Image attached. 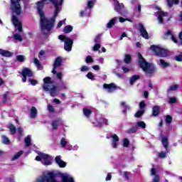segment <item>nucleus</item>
Masks as SVG:
<instances>
[{"label":"nucleus","mask_w":182,"mask_h":182,"mask_svg":"<svg viewBox=\"0 0 182 182\" xmlns=\"http://www.w3.org/2000/svg\"><path fill=\"white\" fill-rule=\"evenodd\" d=\"M62 2L58 0H41L36 4V8L41 19V32L49 33L55 25L56 16L60 12Z\"/></svg>","instance_id":"1"},{"label":"nucleus","mask_w":182,"mask_h":182,"mask_svg":"<svg viewBox=\"0 0 182 182\" xmlns=\"http://www.w3.org/2000/svg\"><path fill=\"white\" fill-rule=\"evenodd\" d=\"M11 9L13 14L11 22L15 28H17L18 32L17 33L16 30V31L13 33V39L16 42H22V41H23L22 38V36H23V33H22V23L19 21L18 17L15 16L17 15L19 16V15H22L23 12L22 8H21V0H11Z\"/></svg>","instance_id":"2"},{"label":"nucleus","mask_w":182,"mask_h":182,"mask_svg":"<svg viewBox=\"0 0 182 182\" xmlns=\"http://www.w3.org/2000/svg\"><path fill=\"white\" fill-rule=\"evenodd\" d=\"M59 177H60L63 182H75L72 176L68 173H56L54 171H47L42 176L37 178L36 182H60L58 181Z\"/></svg>","instance_id":"3"},{"label":"nucleus","mask_w":182,"mask_h":182,"mask_svg":"<svg viewBox=\"0 0 182 182\" xmlns=\"http://www.w3.org/2000/svg\"><path fill=\"white\" fill-rule=\"evenodd\" d=\"M44 85L43 89L46 92H49L50 96L52 97H55L56 96L59 90H65L67 89L66 84L65 82H62L59 87L55 86V82L52 80V78L47 77L43 79Z\"/></svg>","instance_id":"4"},{"label":"nucleus","mask_w":182,"mask_h":182,"mask_svg":"<svg viewBox=\"0 0 182 182\" xmlns=\"http://www.w3.org/2000/svg\"><path fill=\"white\" fill-rule=\"evenodd\" d=\"M138 58L139 59V66L141 68L142 70L145 72V73L147 75L154 73L156 70L154 69V65H153V64L147 63L140 53H138Z\"/></svg>","instance_id":"5"},{"label":"nucleus","mask_w":182,"mask_h":182,"mask_svg":"<svg viewBox=\"0 0 182 182\" xmlns=\"http://www.w3.org/2000/svg\"><path fill=\"white\" fill-rule=\"evenodd\" d=\"M156 12L155 14L156 16L158 18L159 23H166L170 21V17H168V13L161 11L160 7H156Z\"/></svg>","instance_id":"6"},{"label":"nucleus","mask_w":182,"mask_h":182,"mask_svg":"<svg viewBox=\"0 0 182 182\" xmlns=\"http://www.w3.org/2000/svg\"><path fill=\"white\" fill-rule=\"evenodd\" d=\"M36 161H41L44 166H50L52 164V156L49 154L41 153L38 156L36 157Z\"/></svg>","instance_id":"7"},{"label":"nucleus","mask_w":182,"mask_h":182,"mask_svg":"<svg viewBox=\"0 0 182 182\" xmlns=\"http://www.w3.org/2000/svg\"><path fill=\"white\" fill-rule=\"evenodd\" d=\"M58 39H60V41H62L63 42L64 41L65 50H66L67 52H70V50H72V45H73V41H72V39H70L63 35L59 36Z\"/></svg>","instance_id":"8"},{"label":"nucleus","mask_w":182,"mask_h":182,"mask_svg":"<svg viewBox=\"0 0 182 182\" xmlns=\"http://www.w3.org/2000/svg\"><path fill=\"white\" fill-rule=\"evenodd\" d=\"M151 49L160 58H166L167 55H168V51H167V50L157 46H151Z\"/></svg>","instance_id":"9"},{"label":"nucleus","mask_w":182,"mask_h":182,"mask_svg":"<svg viewBox=\"0 0 182 182\" xmlns=\"http://www.w3.org/2000/svg\"><path fill=\"white\" fill-rule=\"evenodd\" d=\"M110 139H111L112 147L113 149H117L119 146V141H120V139H119V136H117L116 134H112L110 135Z\"/></svg>","instance_id":"10"},{"label":"nucleus","mask_w":182,"mask_h":182,"mask_svg":"<svg viewBox=\"0 0 182 182\" xmlns=\"http://www.w3.org/2000/svg\"><path fill=\"white\" fill-rule=\"evenodd\" d=\"M139 127L140 129H146V123L143 121H139L136 122V126L133 127L129 129L130 133H136L137 130H139Z\"/></svg>","instance_id":"11"},{"label":"nucleus","mask_w":182,"mask_h":182,"mask_svg":"<svg viewBox=\"0 0 182 182\" xmlns=\"http://www.w3.org/2000/svg\"><path fill=\"white\" fill-rule=\"evenodd\" d=\"M53 68L52 70V73H56L58 72V70L60 66H62V57H58L55 58V62L53 65Z\"/></svg>","instance_id":"12"},{"label":"nucleus","mask_w":182,"mask_h":182,"mask_svg":"<svg viewBox=\"0 0 182 182\" xmlns=\"http://www.w3.org/2000/svg\"><path fill=\"white\" fill-rule=\"evenodd\" d=\"M22 81L26 82L27 77H32L33 76V73L29 68H24L22 70Z\"/></svg>","instance_id":"13"},{"label":"nucleus","mask_w":182,"mask_h":182,"mask_svg":"<svg viewBox=\"0 0 182 182\" xmlns=\"http://www.w3.org/2000/svg\"><path fill=\"white\" fill-rule=\"evenodd\" d=\"M95 126H104V124H107V119L102 117H97L96 122H93Z\"/></svg>","instance_id":"14"},{"label":"nucleus","mask_w":182,"mask_h":182,"mask_svg":"<svg viewBox=\"0 0 182 182\" xmlns=\"http://www.w3.org/2000/svg\"><path fill=\"white\" fill-rule=\"evenodd\" d=\"M139 31L142 38H144V39H149V33H147V31H146V28H144V26H143V24H139Z\"/></svg>","instance_id":"15"},{"label":"nucleus","mask_w":182,"mask_h":182,"mask_svg":"<svg viewBox=\"0 0 182 182\" xmlns=\"http://www.w3.org/2000/svg\"><path fill=\"white\" fill-rule=\"evenodd\" d=\"M104 89H106L108 93H112V92H114V90H116V85H114V83L104 84Z\"/></svg>","instance_id":"16"},{"label":"nucleus","mask_w":182,"mask_h":182,"mask_svg":"<svg viewBox=\"0 0 182 182\" xmlns=\"http://www.w3.org/2000/svg\"><path fill=\"white\" fill-rule=\"evenodd\" d=\"M0 55L1 56H4L5 58H11V56L14 55V53L9 50L0 49Z\"/></svg>","instance_id":"17"},{"label":"nucleus","mask_w":182,"mask_h":182,"mask_svg":"<svg viewBox=\"0 0 182 182\" xmlns=\"http://www.w3.org/2000/svg\"><path fill=\"white\" fill-rule=\"evenodd\" d=\"M55 162L58 164L59 167L64 168L66 167V162L62 161L60 159V156H56L55 157Z\"/></svg>","instance_id":"18"},{"label":"nucleus","mask_w":182,"mask_h":182,"mask_svg":"<svg viewBox=\"0 0 182 182\" xmlns=\"http://www.w3.org/2000/svg\"><path fill=\"white\" fill-rule=\"evenodd\" d=\"M161 143H162L164 147L165 148V149L166 150V151H168V138H167V136L162 137Z\"/></svg>","instance_id":"19"},{"label":"nucleus","mask_w":182,"mask_h":182,"mask_svg":"<svg viewBox=\"0 0 182 182\" xmlns=\"http://www.w3.org/2000/svg\"><path fill=\"white\" fill-rule=\"evenodd\" d=\"M114 1L115 2L114 10L117 11V12H120V11L124 8V5H123V4H119L116 0Z\"/></svg>","instance_id":"20"},{"label":"nucleus","mask_w":182,"mask_h":182,"mask_svg":"<svg viewBox=\"0 0 182 182\" xmlns=\"http://www.w3.org/2000/svg\"><path fill=\"white\" fill-rule=\"evenodd\" d=\"M60 123H62V120L60 119H58L54 120L52 122V127L54 130H58V126H59V124H60Z\"/></svg>","instance_id":"21"},{"label":"nucleus","mask_w":182,"mask_h":182,"mask_svg":"<svg viewBox=\"0 0 182 182\" xmlns=\"http://www.w3.org/2000/svg\"><path fill=\"white\" fill-rule=\"evenodd\" d=\"M166 35L168 36L169 39H171V41L174 42V43H177V38H176V36H174V34H173L171 31H168Z\"/></svg>","instance_id":"22"},{"label":"nucleus","mask_w":182,"mask_h":182,"mask_svg":"<svg viewBox=\"0 0 182 182\" xmlns=\"http://www.w3.org/2000/svg\"><path fill=\"white\" fill-rule=\"evenodd\" d=\"M36 114H38V109H36V107H32L31 109L30 117H31V119H35Z\"/></svg>","instance_id":"23"},{"label":"nucleus","mask_w":182,"mask_h":182,"mask_svg":"<svg viewBox=\"0 0 182 182\" xmlns=\"http://www.w3.org/2000/svg\"><path fill=\"white\" fill-rule=\"evenodd\" d=\"M116 21H117V17H114L112 18L109 22L107 23V27L110 28H113L114 25L116 23Z\"/></svg>","instance_id":"24"},{"label":"nucleus","mask_w":182,"mask_h":182,"mask_svg":"<svg viewBox=\"0 0 182 182\" xmlns=\"http://www.w3.org/2000/svg\"><path fill=\"white\" fill-rule=\"evenodd\" d=\"M160 113V107L155 105L152 108V115L153 116H157Z\"/></svg>","instance_id":"25"},{"label":"nucleus","mask_w":182,"mask_h":182,"mask_svg":"<svg viewBox=\"0 0 182 182\" xmlns=\"http://www.w3.org/2000/svg\"><path fill=\"white\" fill-rule=\"evenodd\" d=\"M121 106H122V109H124V110H123L124 113H126L127 110H130V107L129 106V105H127V103L126 102H122Z\"/></svg>","instance_id":"26"},{"label":"nucleus","mask_w":182,"mask_h":182,"mask_svg":"<svg viewBox=\"0 0 182 182\" xmlns=\"http://www.w3.org/2000/svg\"><path fill=\"white\" fill-rule=\"evenodd\" d=\"M159 62H160V66L161 67V68H170V63H167V62H166V61H164L163 59H161L160 60H159Z\"/></svg>","instance_id":"27"},{"label":"nucleus","mask_w":182,"mask_h":182,"mask_svg":"<svg viewBox=\"0 0 182 182\" xmlns=\"http://www.w3.org/2000/svg\"><path fill=\"white\" fill-rule=\"evenodd\" d=\"M168 6L171 8L173 5H177L178 4V0H167Z\"/></svg>","instance_id":"28"},{"label":"nucleus","mask_w":182,"mask_h":182,"mask_svg":"<svg viewBox=\"0 0 182 182\" xmlns=\"http://www.w3.org/2000/svg\"><path fill=\"white\" fill-rule=\"evenodd\" d=\"M168 153V151L166 150L165 152L164 151H161L159 153H158V156L160 158V159H166V157H167V154Z\"/></svg>","instance_id":"29"},{"label":"nucleus","mask_w":182,"mask_h":182,"mask_svg":"<svg viewBox=\"0 0 182 182\" xmlns=\"http://www.w3.org/2000/svg\"><path fill=\"white\" fill-rule=\"evenodd\" d=\"M72 31H73V27L72 26H67L63 29L65 33H70Z\"/></svg>","instance_id":"30"},{"label":"nucleus","mask_w":182,"mask_h":182,"mask_svg":"<svg viewBox=\"0 0 182 182\" xmlns=\"http://www.w3.org/2000/svg\"><path fill=\"white\" fill-rule=\"evenodd\" d=\"M33 63L39 69V70H42V65H41V62L37 58H34Z\"/></svg>","instance_id":"31"},{"label":"nucleus","mask_w":182,"mask_h":182,"mask_svg":"<svg viewBox=\"0 0 182 182\" xmlns=\"http://www.w3.org/2000/svg\"><path fill=\"white\" fill-rule=\"evenodd\" d=\"M24 143H25L26 147H29V146H31V136L30 135L27 136L25 138Z\"/></svg>","instance_id":"32"},{"label":"nucleus","mask_w":182,"mask_h":182,"mask_svg":"<svg viewBox=\"0 0 182 182\" xmlns=\"http://www.w3.org/2000/svg\"><path fill=\"white\" fill-rule=\"evenodd\" d=\"M2 139V143L4 144H10L11 141H9V138L7 137L6 136L3 135L1 136Z\"/></svg>","instance_id":"33"},{"label":"nucleus","mask_w":182,"mask_h":182,"mask_svg":"<svg viewBox=\"0 0 182 182\" xmlns=\"http://www.w3.org/2000/svg\"><path fill=\"white\" fill-rule=\"evenodd\" d=\"M83 114L85 116V117H89V116L92 114V111L87 108H85L83 109Z\"/></svg>","instance_id":"34"},{"label":"nucleus","mask_w":182,"mask_h":182,"mask_svg":"<svg viewBox=\"0 0 182 182\" xmlns=\"http://www.w3.org/2000/svg\"><path fill=\"white\" fill-rule=\"evenodd\" d=\"M122 173L124 174V177L127 180H132V173H130V172H129V171H124Z\"/></svg>","instance_id":"35"},{"label":"nucleus","mask_w":182,"mask_h":182,"mask_svg":"<svg viewBox=\"0 0 182 182\" xmlns=\"http://www.w3.org/2000/svg\"><path fill=\"white\" fill-rule=\"evenodd\" d=\"M23 154V151H18L17 154H16L13 156L12 160H18V159L20 158L21 156H22Z\"/></svg>","instance_id":"36"},{"label":"nucleus","mask_w":182,"mask_h":182,"mask_svg":"<svg viewBox=\"0 0 182 182\" xmlns=\"http://www.w3.org/2000/svg\"><path fill=\"white\" fill-rule=\"evenodd\" d=\"M177 89H178V85H172L169 87L168 92H174V90H177Z\"/></svg>","instance_id":"37"},{"label":"nucleus","mask_w":182,"mask_h":182,"mask_svg":"<svg viewBox=\"0 0 182 182\" xmlns=\"http://www.w3.org/2000/svg\"><path fill=\"white\" fill-rule=\"evenodd\" d=\"M168 103H169V105H173V103H177V98L176 97H170Z\"/></svg>","instance_id":"38"},{"label":"nucleus","mask_w":182,"mask_h":182,"mask_svg":"<svg viewBox=\"0 0 182 182\" xmlns=\"http://www.w3.org/2000/svg\"><path fill=\"white\" fill-rule=\"evenodd\" d=\"M16 59L18 62H25V59H26V58L24 55H18L16 56Z\"/></svg>","instance_id":"39"},{"label":"nucleus","mask_w":182,"mask_h":182,"mask_svg":"<svg viewBox=\"0 0 182 182\" xmlns=\"http://www.w3.org/2000/svg\"><path fill=\"white\" fill-rule=\"evenodd\" d=\"M129 144H130V141H129V139L125 138L122 140V146L124 147H129Z\"/></svg>","instance_id":"40"},{"label":"nucleus","mask_w":182,"mask_h":182,"mask_svg":"<svg viewBox=\"0 0 182 182\" xmlns=\"http://www.w3.org/2000/svg\"><path fill=\"white\" fill-rule=\"evenodd\" d=\"M96 2V0H92V1H88L87 2V8L89 9H91V8H93L95 6V3Z\"/></svg>","instance_id":"41"},{"label":"nucleus","mask_w":182,"mask_h":182,"mask_svg":"<svg viewBox=\"0 0 182 182\" xmlns=\"http://www.w3.org/2000/svg\"><path fill=\"white\" fill-rule=\"evenodd\" d=\"M139 77V75H133L132 77H131L130 79V85H133V83L136 82V80H138Z\"/></svg>","instance_id":"42"},{"label":"nucleus","mask_w":182,"mask_h":182,"mask_svg":"<svg viewBox=\"0 0 182 182\" xmlns=\"http://www.w3.org/2000/svg\"><path fill=\"white\" fill-rule=\"evenodd\" d=\"M9 129L11 133V134H15L16 130V128H15V126H14L13 124H10L9 126Z\"/></svg>","instance_id":"43"},{"label":"nucleus","mask_w":182,"mask_h":182,"mask_svg":"<svg viewBox=\"0 0 182 182\" xmlns=\"http://www.w3.org/2000/svg\"><path fill=\"white\" fill-rule=\"evenodd\" d=\"M60 144L62 147H66V144H68V140L65 138H62L60 140Z\"/></svg>","instance_id":"44"},{"label":"nucleus","mask_w":182,"mask_h":182,"mask_svg":"<svg viewBox=\"0 0 182 182\" xmlns=\"http://www.w3.org/2000/svg\"><path fill=\"white\" fill-rule=\"evenodd\" d=\"M143 113H144V109H141V110L138 111L135 114V117H140L143 116Z\"/></svg>","instance_id":"45"},{"label":"nucleus","mask_w":182,"mask_h":182,"mask_svg":"<svg viewBox=\"0 0 182 182\" xmlns=\"http://www.w3.org/2000/svg\"><path fill=\"white\" fill-rule=\"evenodd\" d=\"M87 9H85V11H81L80 12V16L83 17V16H89V13H87L86 11Z\"/></svg>","instance_id":"46"},{"label":"nucleus","mask_w":182,"mask_h":182,"mask_svg":"<svg viewBox=\"0 0 182 182\" xmlns=\"http://www.w3.org/2000/svg\"><path fill=\"white\" fill-rule=\"evenodd\" d=\"M132 57L129 55H125L124 62L125 63H130Z\"/></svg>","instance_id":"47"},{"label":"nucleus","mask_w":182,"mask_h":182,"mask_svg":"<svg viewBox=\"0 0 182 182\" xmlns=\"http://www.w3.org/2000/svg\"><path fill=\"white\" fill-rule=\"evenodd\" d=\"M85 62H86V63H92L93 62V58H92V56L88 55L86 58Z\"/></svg>","instance_id":"48"},{"label":"nucleus","mask_w":182,"mask_h":182,"mask_svg":"<svg viewBox=\"0 0 182 182\" xmlns=\"http://www.w3.org/2000/svg\"><path fill=\"white\" fill-rule=\"evenodd\" d=\"M171 122H173V117H171L170 115L166 116V122L170 124Z\"/></svg>","instance_id":"49"},{"label":"nucleus","mask_w":182,"mask_h":182,"mask_svg":"<svg viewBox=\"0 0 182 182\" xmlns=\"http://www.w3.org/2000/svg\"><path fill=\"white\" fill-rule=\"evenodd\" d=\"M54 75H56V77L57 79H59V80H62V76H63V74L60 72H57L56 73H55Z\"/></svg>","instance_id":"50"},{"label":"nucleus","mask_w":182,"mask_h":182,"mask_svg":"<svg viewBox=\"0 0 182 182\" xmlns=\"http://www.w3.org/2000/svg\"><path fill=\"white\" fill-rule=\"evenodd\" d=\"M175 60H177V62H182V53H180L179 55H176L175 57Z\"/></svg>","instance_id":"51"},{"label":"nucleus","mask_w":182,"mask_h":182,"mask_svg":"<svg viewBox=\"0 0 182 182\" xmlns=\"http://www.w3.org/2000/svg\"><path fill=\"white\" fill-rule=\"evenodd\" d=\"M87 79H90V80H95V77H93V73H88L87 74Z\"/></svg>","instance_id":"52"},{"label":"nucleus","mask_w":182,"mask_h":182,"mask_svg":"<svg viewBox=\"0 0 182 182\" xmlns=\"http://www.w3.org/2000/svg\"><path fill=\"white\" fill-rule=\"evenodd\" d=\"M139 107H140L141 110H144V107H146V103L144 102V101H141L139 103Z\"/></svg>","instance_id":"53"},{"label":"nucleus","mask_w":182,"mask_h":182,"mask_svg":"<svg viewBox=\"0 0 182 182\" xmlns=\"http://www.w3.org/2000/svg\"><path fill=\"white\" fill-rule=\"evenodd\" d=\"M152 182H160V177H159L157 175H155Z\"/></svg>","instance_id":"54"},{"label":"nucleus","mask_w":182,"mask_h":182,"mask_svg":"<svg viewBox=\"0 0 182 182\" xmlns=\"http://www.w3.org/2000/svg\"><path fill=\"white\" fill-rule=\"evenodd\" d=\"M99 49H100V44H95L93 47V50H99Z\"/></svg>","instance_id":"55"},{"label":"nucleus","mask_w":182,"mask_h":182,"mask_svg":"<svg viewBox=\"0 0 182 182\" xmlns=\"http://www.w3.org/2000/svg\"><path fill=\"white\" fill-rule=\"evenodd\" d=\"M89 70V67L87 66H82L81 68V72H87Z\"/></svg>","instance_id":"56"},{"label":"nucleus","mask_w":182,"mask_h":182,"mask_svg":"<svg viewBox=\"0 0 182 182\" xmlns=\"http://www.w3.org/2000/svg\"><path fill=\"white\" fill-rule=\"evenodd\" d=\"M45 55V50H41L40 53L38 55V58L40 59H42V58H43V55Z\"/></svg>","instance_id":"57"},{"label":"nucleus","mask_w":182,"mask_h":182,"mask_svg":"<svg viewBox=\"0 0 182 182\" xmlns=\"http://www.w3.org/2000/svg\"><path fill=\"white\" fill-rule=\"evenodd\" d=\"M17 132L20 134V136H22V133H23V129L18 127Z\"/></svg>","instance_id":"58"},{"label":"nucleus","mask_w":182,"mask_h":182,"mask_svg":"<svg viewBox=\"0 0 182 182\" xmlns=\"http://www.w3.org/2000/svg\"><path fill=\"white\" fill-rule=\"evenodd\" d=\"M105 180L106 181H110V180H112V175L110 173H108Z\"/></svg>","instance_id":"59"},{"label":"nucleus","mask_w":182,"mask_h":182,"mask_svg":"<svg viewBox=\"0 0 182 182\" xmlns=\"http://www.w3.org/2000/svg\"><path fill=\"white\" fill-rule=\"evenodd\" d=\"M29 81L31 82V84L33 85V86H35L37 83V81L36 80H29Z\"/></svg>","instance_id":"60"},{"label":"nucleus","mask_w":182,"mask_h":182,"mask_svg":"<svg viewBox=\"0 0 182 182\" xmlns=\"http://www.w3.org/2000/svg\"><path fill=\"white\" fill-rule=\"evenodd\" d=\"M151 176H155L156 175V168H152L151 169Z\"/></svg>","instance_id":"61"},{"label":"nucleus","mask_w":182,"mask_h":182,"mask_svg":"<svg viewBox=\"0 0 182 182\" xmlns=\"http://www.w3.org/2000/svg\"><path fill=\"white\" fill-rule=\"evenodd\" d=\"M122 70L124 72V73H127L130 70L129 68H127L126 67H122Z\"/></svg>","instance_id":"62"},{"label":"nucleus","mask_w":182,"mask_h":182,"mask_svg":"<svg viewBox=\"0 0 182 182\" xmlns=\"http://www.w3.org/2000/svg\"><path fill=\"white\" fill-rule=\"evenodd\" d=\"M92 69H94V70H99L100 69V67H99V65H95L92 66Z\"/></svg>","instance_id":"63"},{"label":"nucleus","mask_w":182,"mask_h":182,"mask_svg":"<svg viewBox=\"0 0 182 182\" xmlns=\"http://www.w3.org/2000/svg\"><path fill=\"white\" fill-rule=\"evenodd\" d=\"M48 111L49 112H53V107L50 105H48Z\"/></svg>","instance_id":"64"}]
</instances>
